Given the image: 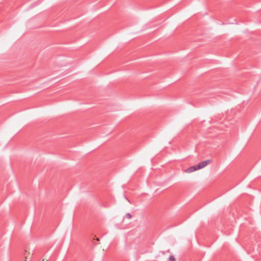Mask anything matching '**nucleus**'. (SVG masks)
Returning <instances> with one entry per match:
<instances>
[{
	"instance_id": "nucleus-1",
	"label": "nucleus",
	"mask_w": 261,
	"mask_h": 261,
	"mask_svg": "<svg viewBox=\"0 0 261 261\" xmlns=\"http://www.w3.org/2000/svg\"><path fill=\"white\" fill-rule=\"evenodd\" d=\"M212 162V160H207L200 162L198 164H197V168H198V169H202L210 164Z\"/></svg>"
},
{
	"instance_id": "nucleus-2",
	"label": "nucleus",
	"mask_w": 261,
	"mask_h": 261,
	"mask_svg": "<svg viewBox=\"0 0 261 261\" xmlns=\"http://www.w3.org/2000/svg\"><path fill=\"white\" fill-rule=\"evenodd\" d=\"M197 170H198V168H197V165H196L189 167L188 168L185 170V172L189 173L193 172L195 171H196Z\"/></svg>"
},
{
	"instance_id": "nucleus-3",
	"label": "nucleus",
	"mask_w": 261,
	"mask_h": 261,
	"mask_svg": "<svg viewBox=\"0 0 261 261\" xmlns=\"http://www.w3.org/2000/svg\"><path fill=\"white\" fill-rule=\"evenodd\" d=\"M90 239L93 245L94 246L97 245L96 241H98V238L96 237V234H92L90 237Z\"/></svg>"
},
{
	"instance_id": "nucleus-4",
	"label": "nucleus",
	"mask_w": 261,
	"mask_h": 261,
	"mask_svg": "<svg viewBox=\"0 0 261 261\" xmlns=\"http://www.w3.org/2000/svg\"><path fill=\"white\" fill-rule=\"evenodd\" d=\"M126 217L127 218V219H130L132 217V216L129 213H127L126 214Z\"/></svg>"
},
{
	"instance_id": "nucleus-5",
	"label": "nucleus",
	"mask_w": 261,
	"mask_h": 261,
	"mask_svg": "<svg viewBox=\"0 0 261 261\" xmlns=\"http://www.w3.org/2000/svg\"><path fill=\"white\" fill-rule=\"evenodd\" d=\"M169 260L171 261H174L175 260V259L173 255H170L169 256Z\"/></svg>"
},
{
	"instance_id": "nucleus-6",
	"label": "nucleus",
	"mask_w": 261,
	"mask_h": 261,
	"mask_svg": "<svg viewBox=\"0 0 261 261\" xmlns=\"http://www.w3.org/2000/svg\"><path fill=\"white\" fill-rule=\"evenodd\" d=\"M124 197H125V199H126V200L128 201L129 202H130L129 199L126 197H125V195H124Z\"/></svg>"
}]
</instances>
